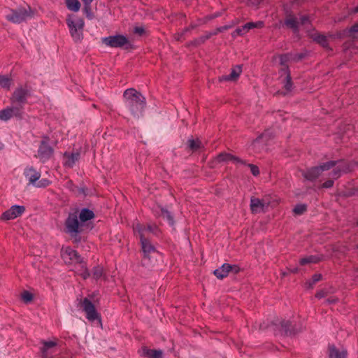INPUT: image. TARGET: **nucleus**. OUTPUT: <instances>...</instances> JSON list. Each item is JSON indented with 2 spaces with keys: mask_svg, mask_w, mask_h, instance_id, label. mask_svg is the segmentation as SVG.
<instances>
[{
  "mask_svg": "<svg viewBox=\"0 0 358 358\" xmlns=\"http://www.w3.org/2000/svg\"><path fill=\"white\" fill-rule=\"evenodd\" d=\"M134 233H138L140 237L141 248L143 253V264L144 265H148L146 261H149L151 257L156 255V250L155 247L151 244L148 240L149 234H156L157 231V227L156 225L150 224H141L136 222L134 225Z\"/></svg>",
  "mask_w": 358,
  "mask_h": 358,
  "instance_id": "nucleus-1",
  "label": "nucleus"
},
{
  "mask_svg": "<svg viewBox=\"0 0 358 358\" xmlns=\"http://www.w3.org/2000/svg\"><path fill=\"white\" fill-rule=\"evenodd\" d=\"M125 103L131 113L136 117H139L143 111L145 105V98L142 94L133 88L128 89L124 92Z\"/></svg>",
  "mask_w": 358,
  "mask_h": 358,
  "instance_id": "nucleus-2",
  "label": "nucleus"
},
{
  "mask_svg": "<svg viewBox=\"0 0 358 358\" xmlns=\"http://www.w3.org/2000/svg\"><path fill=\"white\" fill-rule=\"evenodd\" d=\"M66 21L73 41L75 42L80 41L83 39V30L85 24L83 20L74 15H69Z\"/></svg>",
  "mask_w": 358,
  "mask_h": 358,
  "instance_id": "nucleus-3",
  "label": "nucleus"
},
{
  "mask_svg": "<svg viewBox=\"0 0 358 358\" xmlns=\"http://www.w3.org/2000/svg\"><path fill=\"white\" fill-rule=\"evenodd\" d=\"M85 227V224L78 220L76 212L69 214L65 221V232L71 237L76 238L78 234L83 232Z\"/></svg>",
  "mask_w": 358,
  "mask_h": 358,
  "instance_id": "nucleus-4",
  "label": "nucleus"
},
{
  "mask_svg": "<svg viewBox=\"0 0 358 358\" xmlns=\"http://www.w3.org/2000/svg\"><path fill=\"white\" fill-rule=\"evenodd\" d=\"M336 164V161H329L326 163H323L317 166L312 167L306 171H302V176L308 180H315L321 176L324 171H327L335 166Z\"/></svg>",
  "mask_w": 358,
  "mask_h": 358,
  "instance_id": "nucleus-5",
  "label": "nucleus"
},
{
  "mask_svg": "<svg viewBox=\"0 0 358 358\" xmlns=\"http://www.w3.org/2000/svg\"><path fill=\"white\" fill-rule=\"evenodd\" d=\"M102 42L110 48H124L130 49L133 48L131 43L123 35L110 36L102 38Z\"/></svg>",
  "mask_w": 358,
  "mask_h": 358,
  "instance_id": "nucleus-6",
  "label": "nucleus"
},
{
  "mask_svg": "<svg viewBox=\"0 0 358 358\" xmlns=\"http://www.w3.org/2000/svg\"><path fill=\"white\" fill-rule=\"evenodd\" d=\"M31 16V10L28 8H19L16 10H11L7 14L6 19L13 23H20Z\"/></svg>",
  "mask_w": 358,
  "mask_h": 358,
  "instance_id": "nucleus-7",
  "label": "nucleus"
},
{
  "mask_svg": "<svg viewBox=\"0 0 358 358\" xmlns=\"http://www.w3.org/2000/svg\"><path fill=\"white\" fill-rule=\"evenodd\" d=\"M270 204L271 199L268 196H265L262 199L255 196L250 199V210L254 214L266 212Z\"/></svg>",
  "mask_w": 358,
  "mask_h": 358,
  "instance_id": "nucleus-8",
  "label": "nucleus"
},
{
  "mask_svg": "<svg viewBox=\"0 0 358 358\" xmlns=\"http://www.w3.org/2000/svg\"><path fill=\"white\" fill-rule=\"evenodd\" d=\"M79 306L85 313L86 317L88 320L93 322L96 320H99V323H101L100 315L97 313L94 305L87 298L80 299Z\"/></svg>",
  "mask_w": 358,
  "mask_h": 358,
  "instance_id": "nucleus-9",
  "label": "nucleus"
},
{
  "mask_svg": "<svg viewBox=\"0 0 358 358\" xmlns=\"http://www.w3.org/2000/svg\"><path fill=\"white\" fill-rule=\"evenodd\" d=\"M54 153L53 148L49 144V138L44 137L41 141L38 147L36 157L42 162H45L50 159Z\"/></svg>",
  "mask_w": 358,
  "mask_h": 358,
  "instance_id": "nucleus-10",
  "label": "nucleus"
},
{
  "mask_svg": "<svg viewBox=\"0 0 358 358\" xmlns=\"http://www.w3.org/2000/svg\"><path fill=\"white\" fill-rule=\"evenodd\" d=\"M284 23L287 27L292 29L294 33H297L300 26H306L309 23V19L305 15L298 18L294 15H289L286 17Z\"/></svg>",
  "mask_w": 358,
  "mask_h": 358,
  "instance_id": "nucleus-11",
  "label": "nucleus"
},
{
  "mask_svg": "<svg viewBox=\"0 0 358 358\" xmlns=\"http://www.w3.org/2000/svg\"><path fill=\"white\" fill-rule=\"evenodd\" d=\"M62 257L66 264H82V259L77 252L70 247L62 249Z\"/></svg>",
  "mask_w": 358,
  "mask_h": 358,
  "instance_id": "nucleus-12",
  "label": "nucleus"
},
{
  "mask_svg": "<svg viewBox=\"0 0 358 358\" xmlns=\"http://www.w3.org/2000/svg\"><path fill=\"white\" fill-rule=\"evenodd\" d=\"M351 171L349 166H347L345 164H342L336 166L334 170L329 173V177H331L332 179H329L324 182L322 187L324 188H330L334 185V180L333 179H337L341 176L342 172H348Z\"/></svg>",
  "mask_w": 358,
  "mask_h": 358,
  "instance_id": "nucleus-13",
  "label": "nucleus"
},
{
  "mask_svg": "<svg viewBox=\"0 0 358 358\" xmlns=\"http://www.w3.org/2000/svg\"><path fill=\"white\" fill-rule=\"evenodd\" d=\"M29 94V90L27 86H19L13 93L10 98L12 103H24Z\"/></svg>",
  "mask_w": 358,
  "mask_h": 358,
  "instance_id": "nucleus-14",
  "label": "nucleus"
},
{
  "mask_svg": "<svg viewBox=\"0 0 358 358\" xmlns=\"http://www.w3.org/2000/svg\"><path fill=\"white\" fill-rule=\"evenodd\" d=\"M24 211V206L14 205L1 215V220L7 221L15 219L20 216Z\"/></svg>",
  "mask_w": 358,
  "mask_h": 358,
  "instance_id": "nucleus-15",
  "label": "nucleus"
},
{
  "mask_svg": "<svg viewBox=\"0 0 358 358\" xmlns=\"http://www.w3.org/2000/svg\"><path fill=\"white\" fill-rule=\"evenodd\" d=\"M21 108L22 106H12L0 110V120L3 121H7L12 117L21 116Z\"/></svg>",
  "mask_w": 358,
  "mask_h": 358,
  "instance_id": "nucleus-16",
  "label": "nucleus"
},
{
  "mask_svg": "<svg viewBox=\"0 0 358 358\" xmlns=\"http://www.w3.org/2000/svg\"><path fill=\"white\" fill-rule=\"evenodd\" d=\"M347 350L341 346H336L334 344L328 345V357L329 358H346Z\"/></svg>",
  "mask_w": 358,
  "mask_h": 358,
  "instance_id": "nucleus-17",
  "label": "nucleus"
},
{
  "mask_svg": "<svg viewBox=\"0 0 358 358\" xmlns=\"http://www.w3.org/2000/svg\"><path fill=\"white\" fill-rule=\"evenodd\" d=\"M242 72V67L240 65H237L231 69V71L229 75H224L219 77L220 82L224 81H236Z\"/></svg>",
  "mask_w": 358,
  "mask_h": 358,
  "instance_id": "nucleus-18",
  "label": "nucleus"
},
{
  "mask_svg": "<svg viewBox=\"0 0 358 358\" xmlns=\"http://www.w3.org/2000/svg\"><path fill=\"white\" fill-rule=\"evenodd\" d=\"M24 174L31 184H34L41 177L40 172L32 166L26 168Z\"/></svg>",
  "mask_w": 358,
  "mask_h": 358,
  "instance_id": "nucleus-19",
  "label": "nucleus"
},
{
  "mask_svg": "<svg viewBox=\"0 0 358 358\" xmlns=\"http://www.w3.org/2000/svg\"><path fill=\"white\" fill-rule=\"evenodd\" d=\"M80 153L76 152L73 153L65 152L64 154V165L66 167H73L75 163L79 159Z\"/></svg>",
  "mask_w": 358,
  "mask_h": 358,
  "instance_id": "nucleus-20",
  "label": "nucleus"
},
{
  "mask_svg": "<svg viewBox=\"0 0 358 358\" xmlns=\"http://www.w3.org/2000/svg\"><path fill=\"white\" fill-rule=\"evenodd\" d=\"M215 161L218 163L227 161H233L234 163L245 164L244 162L240 158L225 152H222L218 155L215 159Z\"/></svg>",
  "mask_w": 358,
  "mask_h": 358,
  "instance_id": "nucleus-21",
  "label": "nucleus"
},
{
  "mask_svg": "<svg viewBox=\"0 0 358 358\" xmlns=\"http://www.w3.org/2000/svg\"><path fill=\"white\" fill-rule=\"evenodd\" d=\"M232 269V266L229 264H224L220 268L214 271L215 275L220 279L227 276L229 272Z\"/></svg>",
  "mask_w": 358,
  "mask_h": 358,
  "instance_id": "nucleus-22",
  "label": "nucleus"
},
{
  "mask_svg": "<svg viewBox=\"0 0 358 358\" xmlns=\"http://www.w3.org/2000/svg\"><path fill=\"white\" fill-rule=\"evenodd\" d=\"M78 217H79V220L81 223L85 224L87 221L94 218V214L93 211L89 210L88 208H83Z\"/></svg>",
  "mask_w": 358,
  "mask_h": 358,
  "instance_id": "nucleus-23",
  "label": "nucleus"
},
{
  "mask_svg": "<svg viewBox=\"0 0 358 358\" xmlns=\"http://www.w3.org/2000/svg\"><path fill=\"white\" fill-rule=\"evenodd\" d=\"M310 37L313 41L320 44L324 48H328V42L327 36L320 34V33L315 32L310 34Z\"/></svg>",
  "mask_w": 358,
  "mask_h": 358,
  "instance_id": "nucleus-24",
  "label": "nucleus"
},
{
  "mask_svg": "<svg viewBox=\"0 0 358 358\" xmlns=\"http://www.w3.org/2000/svg\"><path fill=\"white\" fill-rule=\"evenodd\" d=\"M187 146L193 152L196 151L203 147L201 141L198 138H189L187 141Z\"/></svg>",
  "mask_w": 358,
  "mask_h": 358,
  "instance_id": "nucleus-25",
  "label": "nucleus"
},
{
  "mask_svg": "<svg viewBox=\"0 0 358 358\" xmlns=\"http://www.w3.org/2000/svg\"><path fill=\"white\" fill-rule=\"evenodd\" d=\"M283 73L285 74V78H284V87L286 90V92H284V95H285L287 93L289 92L292 90V83L291 81V76L289 74V72L287 71L286 69L283 70Z\"/></svg>",
  "mask_w": 358,
  "mask_h": 358,
  "instance_id": "nucleus-26",
  "label": "nucleus"
},
{
  "mask_svg": "<svg viewBox=\"0 0 358 358\" xmlns=\"http://www.w3.org/2000/svg\"><path fill=\"white\" fill-rule=\"evenodd\" d=\"M273 137V133L271 130H266L263 134L259 136L253 142V145H255L257 143L262 141H267Z\"/></svg>",
  "mask_w": 358,
  "mask_h": 358,
  "instance_id": "nucleus-27",
  "label": "nucleus"
},
{
  "mask_svg": "<svg viewBox=\"0 0 358 358\" xmlns=\"http://www.w3.org/2000/svg\"><path fill=\"white\" fill-rule=\"evenodd\" d=\"M281 329L280 331L282 334H285L286 335L291 334L293 331L294 328L292 327V322L289 320H283L280 322Z\"/></svg>",
  "mask_w": 358,
  "mask_h": 358,
  "instance_id": "nucleus-28",
  "label": "nucleus"
},
{
  "mask_svg": "<svg viewBox=\"0 0 358 358\" xmlns=\"http://www.w3.org/2000/svg\"><path fill=\"white\" fill-rule=\"evenodd\" d=\"M321 260H322V258L320 257L310 255L308 257L301 258L300 259L299 263L301 265L303 266V265L308 264H315V263L319 262Z\"/></svg>",
  "mask_w": 358,
  "mask_h": 358,
  "instance_id": "nucleus-29",
  "label": "nucleus"
},
{
  "mask_svg": "<svg viewBox=\"0 0 358 358\" xmlns=\"http://www.w3.org/2000/svg\"><path fill=\"white\" fill-rule=\"evenodd\" d=\"M143 353L149 358H162L163 352L160 350L143 349Z\"/></svg>",
  "mask_w": 358,
  "mask_h": 358,
  "instance_id": "nucleus-30",
  "label": "nucleus"
},
{
  "mask_svg": "<svg viewBox=\"0 0 358 358\" xmlns=\"http://www.w3.org/2000/svg\"><path fill=\"white\" fill-rule=\"evenodd\" d=\"M66 5L69 10L77 12L80 8V3L78 0H66Z\"/></svg>",
  "mask_w": 358,
  "mask_h": 358,
  "instance_id": "nucleus-31",
  "label": "nucleus"
},
{
  "mask_svg": "<svg viewBox=\"0 0 358 358\" xmlns=\"http://www.w3.org/2000/svg\"><path fill=\"white\" fill-rule=\"evenodd\" d=\"M264 24L262 21H257L255 22H248V23L245 24L243 26V29H245L246 31L248 32L250 29H252L262 28L264 27Z\"/></svg>",
  "mask_w": 358,
  "mask_h": 358,
  "instance_id": "nucleus-32",
  "label": "nucleus"
},
{
  "mask_svg": "<svg viewBox=\"0 0 358 358\" xmlns=\"http://www.w3.org/2000/svg\"><path fill=\"white\" fill-rule=\"evenodd\" d=\"M12 85V79L7 76H0V87L9 90Z\"/></svg>",
  "mask_w": 358,
  "mask_h": 358,
  "instance_id": "nucleus-33",
  "label": "nucleus"
},
{
  "mask_svg": "<svg viewBox=\"0 0 358 358\" xmlns=\"http://www.w3.org/2000/svg\"><path fill=\"white\" fill-rule=\"evenodd\" d=\"M212 36H213V34H211V32H208V33L206 34L205 35L201 36L199 38L194 40L191 43V44L196 45V46L199 45L203 43L206 40L209 39Z\"/></svg>",
  "mask_w": 358,
  "mask_h": 358,
  "instance_id": "nucleus-34",
  "label": "nucleus"
},
{
  "mask_svg": "<svg viewBox=\"0 0 358 358\" xmlns=\"http://www.w3.org/2000/svg\"><path fill=\"white\" fill-rule=\"evenodd\" d=\"M43 344L41 352L45 357L47 356L48 350L56 345V343L54 341H43Z\"/></svg>",
  "mask_w": 358,
  "mask_h": 358,
  "instance_id": "nucleus-35",
  "label": "nucleus"
},
{
  "mask_svg": "<svg viewBox=\"0 0 358 358\" xmlns=\"http://www.w3.org/2000/svg\"><path fill=\"white\" fill-rule=\"evenodd\" d=\"M307 206L306 204H298L293 209L295 215H300L306 211Z\"/></svg>",
  "mask_w": 358,
  "mask_h": 358,
  "instance_id": "nucleus-36",
  "label": "nucleus"
},
{
  "mask_svg": "<svg viewBox=\"0 0 358 358\" xmlns=\"http://www.w3.org/2000/svg\"><path fill=\"white\" fill-rule=\"evenodd\" d=\"M161 216L164 218V219H166L169 224L171 225H173L174 222H173V218L170 212H169L168 210H164V209H162L161 210Z\"/></svg>",
  "mask_w": 358,
  "mask_h": 358,
  "instance_id": "nucleus-37",
  "label": "nucleus"
},
{
  "mask_svg": "<svg viewBox=\"0 0 358 358\" xmlns=\"http://www.w3.org/2000/svg\"><path fill=\"white\" fill-rule=\"evenodd\" d=\"M103 276V268L101 266H96L93 270V277L96 280L100 279Z\"/></svg>",
  "mask_w": 358,
  "mask_h": 358,
  "instance_id": "nucleus-38",
  "label": "nucleus"
},
{
  "mask_svg": "<svg viewBox=\"0 0 358 358\" xmlns=\"http://www.w3.org/2000/svg\"><path fill=\"white\" fill-rule=\"evenodd\" d=\"M21 298L25 303H29L33 299V294L28 291H24L21 294Z\"/></svg>",
  "mask_w": 358,
  "mask_h": 358,
  "instance_id": "nucleus-39",
  "label": "nucleus"
},
{
  "mask_svg": "<svg viewBox=\"0 0 358 358\" xmlns=\"http://www.w3.org/2000/svg\"><path fill=\"white\" fill-rule=\"evenodd\" d=\"M279 59H280V64L282 66H286L287 62L289 60H290V59H291V55H280V56L279 57ZM284 69H286V70L287 71V68H286V67L283 68V69H282V71H283V70H284Z\"/></svg>",
  "mask_w": 358,
  "mask_h": 358,
  "instance_id": "nucleus-40",
  "label": "nucleus"
},
{
  "mask_svg": "<svg viewBox=\"0 0 358 358\" xmlns=\"http://www.w3.org/2000/svg\"><path fill=\"white\" fill-rule=\"evenodd\" d=\"M232 27H233V25L222 26V27L217 28L214 31H212L211 34H213V36L217 35L218 33L226 31V30L231 28Z\"/></svg>",
  "mask_w": 358,
  "mask_h": 358,
  "instance_id": "nucleus-41",
  "label": "nucleus"
},
{
  "mask_svg": "<svg viewBox=\"0 0 358 358\" xmlns=\"http://www.w3.org/2000/svg\"><path fill=\"white\" fill-rule=\"evenodd\" d=\"M247 33L245 29H243V26L242 27L237 28L232 34L233 37H236V36H242Z\"/></svg>",
  "mask_w": 358,
  "mask_h": 358,
  "instance_id": "nucleus-42",
  "label": "nucleus"
},
{
  "mask_svg": "<svg viewBox=\"0 0 358 358\" xmlns=\"http://www.w3.org/2000/svg\"><path fill=\"white\" fill-rule=\"evenodd\" d=\"M248 166L250 167L251 173L253 176H257L259 174V168L256 165L249 164Z\"/></svg>",
  "mask_w": 358,
  "mask_h": 358,
  "instance_id": "nucleus-43",
  "label": "nucleus"
},
{
  "mask_svg": "<svg viewBox=\"0 0 358 358\" xmlns=\"http://www.w3.org/2000/svg\"><path fill=\"white\" fill-rule=\"evenodd\" d=\"M331 292H329L327 290L322 289V290H320L318 292H317V294H315V296L318 299H322V298L327 296Z\"/></svg>",
  "mask_w": 358,
  "mask_h": 358,
  "instance_id": "nucleus-44",
  "label": "nucleus"
},
{
  "mask_svg": "<svg viewBox=\"0 0 358 358\" xmlns=\"http://www.w3.org/2000/svg\"><path fill=\"white\" fill-rule=\"evenodd\" d=\"M83 10L88 18H90V19L92 18V13L91 10V6H84Z\"/></svg>",
  "mask_w": 358,
  "mask_h": 358,
  "instance_id": "nucleus-45",
  "label": "nucleus"
},
{
  "mask_svg": "<svg viewBox=\"0 0 358 358\" xmlns=\"http://www.w3.org/2000/svg\"><path fill=\"white\" fill-rule=\"evenodd\" d=\"M79 264L80 265L81 268H83V270H84V271L83 273H81L80 275H82V277L84 279H86L87 278H88L90 276V273L87 271V270L86 269L85 265L83 262H82V264Z\"/></svg>",
  "mask_w": 358,
  "mask_h": 358,
  "instance_id": "nucleus-46",
  "label": "nucleus"
},
{
  "mask_svg": "<svg viewBox=\"0 0 358 358\" xmlns=\"http://www.w3.org/2000/svg\"><path fill=\"white\" fill-rule=\"evenodd\" d=\"M322 278V275L320 274H315L312 278L311 282H309V287H311L313 284L318 282Z\"/></svg>",
  "mask_w": 358,
  "mask_h": 358,
  "instance_id": "nucleus-47",
  "label": "nucleus"
},
{
  "mask_svg": "<svg viewBox=\"0 0 358 358\" xmlns=\"http://www.w3.org/2000/svg\"><path fill=\"white\" fill-rule=\"evenodd\" d=\"M135 34H137L138 35H142L144 33V28L142 27H136L134 28V30Z\"/></svg>",
  "mask_w": 358,
  "mask_h": 358,
  "instance_id": "nucleus-48",
  "label": "nucleus"
},
{
  "mask_svg": "<svg viewBox=\"0 0 358 358\" xmlns=\"http://www.w3.org/2000/svg\"><path fill=\"white\" fill-rule=\"evenodd\" d=\"M189 31V28H186L183 30V31L180 34H178L175 36V38L176 40H180V38H182V35H184V34L187 31Z\"/></svg>",
  "mask_w": 358,
  "mask_h": 358,
  "instance_id": "nucleus-49",
  "label": "nucleus"
},
{
  "mask_svg": "<svg viewBox=\"0 0 358 358\" xmlns=\"http://www.w3.org/2000/svg\"><path fill=\"white\" fill-rule=\"evenodd\" d=\"M49 184V182L48 180H41L38 182V184L37 185V187H45L47 186Z\"/></svg>",
  "mask_w": 358,
  "mask_h": 358,
  "instance_id": "nucleus-50",
  "label": "nucleus"
},
{
  "mask_svg": "<svg viewBox=\"0 0 358 358\" xmlns=\"http://www.w3.org/2000/svg\"><path fill=\"white\" fill-rule=\"evenodd\" d=\"M337 301H338V298L332 297V298L328 299L326 301V303L328 304H332V303H336Z\"/></svg>",
  "mask_w": 358,
  "mask_h": 358,
  "instance_id": "nucleus-51",
  "label": "nucleus"
},
{
  "mask_svg": "<svg viewBox=\"0 0 358 358\" xmlns=\"http://www.w3.org/2000/svg\"><path fill=\"white\" fill-rule=\"evenodd\" d=\"M350 32L353 34L358 32V23H356L350 29Z\"/></svg>",
  "mask_w": 358,
  "mask_h": 358,
  "instance_id": "nucleus-52",
  "label": "nucleus"
},
{
  "mask_svg": "<svg viewBox=\"0 0 358 358\" xmlns=\"http://www.w3.org/2000/svg\"><path fill=\"white\" fill-rule=\"evenodd\" d=\"M84 6H90L93 0H82Z\"/></svg>",
  "mask_w": 358,
  "mask_h": 358,
  "instance_id": "nucleus-53",
  "label": "nucleus"
},
{
  "mask_svg": "<svg viewBox=\"0 0 358 358\" xmlns=\"http://www.w3.org/2000/svg\"><path fill=\"white\" fill-rule=\"evenodd\" d=\"M290 271H291V272H292V273H297V272H298V268H294V269H292V270H290Z\"/></svg>",
  "mask_w": 358,
  "mask_h": 358,
  "instance_id": "nucleus-54",
  "label": "nucleus"
},
{
  "mask_svg": "<svg viewBox=\"0 0 358 358\" xmlns=\"http://www.w3.org/2000/svg\"><path fill=\"white\" fill-rule=\"evenodd\" d=\"M194 27H196V25H194V24H192L189 28V31L191 29H194Z\"/></svg>",
  "mask_w": 358,
  "mask_h": 358,
  "instance_id": "nucleus-55",
  "label": "nucleus"
},
{
  "mask_svg": "<svg viewBox=\"0 0 358 358\" xmlns=\"http://www.w3.org/2000/svg\"><path fill=\"white\" fill-rule=\"evenodd\" d=\"M3 148V144L0 142V150H2Z\"/></svg>",
  "mask_w": 358,
  "mask_h": 358,
  "instance_id": "nucleus-56",
  "label": "nucleus"
},
{
  "mask_svg": "<svg viewBox=\"0 0 358 358\" xmlns=\"http://www.w3.org/2000/svg\"><path fill=\"white\" fill-rule=\"evenodd\" d=\"M282 276H285L286 275V273L283 272L282 273Z\"/></svg>",
  "mask_w": 358,
  "mask_h": 358,
  "instance_id": "nucleus-57",
  "label": "nucleus"
},
{
  "mask_svg": "<svg viewBox=\"0 0 358 358\" xmlns=\"http://www.w3.org/2000/svg\"><path fill=\"white\" fill-rule=\"evenodd\" d=\"M355 12H358V6L355 8Z\"/></svg>",
  "mask_w": 358,
  "mask_h": 358,
  "instance_id": "nucleus-58",
  "label": "nucleus"
},
{
  "mask_svg": "<svg viewBox=\"0 0 358 358\" xmlns=\"http://www.w3.org/2000/svg\"><path fill=\"white\" fill-rule=\"evenodd\" d=\"M357 248H358V245H357Z\"/></svg>",
  "mask_w": 358,
  "mask_h": 358,
  "instance_id": "nucleus-59",
  "label": "nucleus"
}]
</instances>
